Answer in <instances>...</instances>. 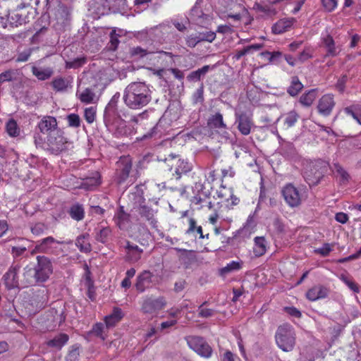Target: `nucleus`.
Segmentation results:
<instances>
[{"mask_svg": "<svg viewBox=\"0 0 361 361\" xmlns=\"http://www.w3.org/2000/svg\"><path fill=\"white\" fill-rule=\"evenodd\" d=\"M31 49H27L26 50H24L23 51L18 54V57L16 59L17 62H25L27 61L29 59V57L31 55Z\"/></svg>", "mask_w": 361, "mask_h": 361, "instance_id": "obj_58", "label": "nucleus"}, {"mask_svg": "<svg viewBox=\"0 0 361 361\" xmlns=\"http://www.w3.org/2000/svg\"><path fill=\"white\" fill-rule=\"evenodd\" d=\"M317 94L314 90H310L309 92L303 94L300 97V102L305 106H310L312 105L316 99Z\"/></svg>", "mask_w": 361, "mask_h": 361, "instance_id": "obj_33", "label": "nucleus"}, {"mask_svg": "<svg viewBox=\"0 0 361 361\" xmlns=\"http://www.w3.org/2000/svg\"><path fill=\"white\" fill-rule=\"evenodd\" d=\"M284 310L286 313L294 317L300 318L301 317V312L294 307H286Z\"/></svg>", "mask_w": 361, "mask_h": 361, "instance_id": "obj_61", "label": "nucleus"}, {"mask_svg": "<svg viewBox=\"0 0 361 361\" xmlns=\"http://www.w3.org/2000/svg\"><path fill=\"white\" fill-rule=\"evenodd\" d=\"M40 245L42 253L59 255L63 252L59 245L63 244V241H59L54 238L52 236H48L40 240H38Z\"/></svg>", "mask_w": 361, "mask_h": 361, "instance_id": "obj_10", "label": "nucleus"}, {"mask_svg": "<svg viewBox=\"0 0 361 361\" xmlns=\"http://www.w3.org/2000/svg\"><path fill=\"white\" fill-rule=\"evenodd\" d=\"M197 35L200 39V42L206 41L212 42L216 38V33L212 31L200 32Z\"/></svg>", "mask_w": 361, "mask_h": 361, "instance_id": "obj_51", "label": "nucleus"}, {"mask_svg": "<svg viewBox=\"0 0 361 361\" xmlns=\"http://www.w3.org/2000/svg\"><path fill=\"white\" fill-rule=\"evenodd\" d=\"M275 340L277 346L283 351H292L296 341L293 328L287 324L279 326L275 334Z\"/></svg>", "mask_w": 361, "mask_h": 361, "instance_id": "obj_4", "label": "nucleus"}, {"mask_svg": "<svg viewBox=\"0 0 361 361\" xmlns=\"http://www.w3.org/2000/svg\"><path fill=\"white\" fill-rule=\"evenodd\" d=\"M23 282L25 286H32L39 283L34 268L27 266L24 269Z\"/></svg>", "mask_w": 361, "mask_h": 361, "instance_id": "obj_27", "label": "nucleus"}, {"mask_svg": "<svg viewBox=\"0 0 361 361\" xmlns=\"http://www.w3.org/2000/svg\"><path fill=\"white\" fill-rule=\"evenodd\" d=\"M72 80L71 77H56L52 80L51 86L56 92H64L71 86Z\"/></svg>", "mask_w": 361, "mask_h": 361, "instance_id": "obj_24", "label": "nucleus"}, {"mask_svg": "<svg viewBox=\"0 0 361 361\" xmlns=\"http://www.w3.org/2000/svg\"><path fill=\"white\" fill-rule=\"evenodd\" d=\"M321 1L323 7L328 12L334 11L338 4L337 0H321Z\"/></svg>", "mask_w": 361, "mask_h": 361, "instance_id": "obj_52", "label": "nucleus"}, {"mask_svg": "<svg viewBox=\"0 0 361 361\" xmlns=\"http://www.w3.org/2000/svg\"><path fill=\"white\" fill-rule=\"evenodd\" d=\"M343 281L348 286V287L352 290L355 293H358L360 291V288L358 285L352 281L350 279L346 276H342Z\"/></svg>", "mask_w": 361, "mask_h": 361, "instance_id": "obj_54", "label": "nucleus"}, {"mask_svg": "<svg viewBox=\"0 0 361 361\" xmlns=\"http://www.w3.org/2000/svg\"><path fill=\"white\" fill-rule=\"evenodd\" d=\"M114 221L120 229L126 230L130 226V214L124 211L123 206H120L114 216Z\"/></svg>", "mask_w": 361, "mask_h": 361, "instance_id": "obj_17", "label": "nucleus"}, {"mask_svg": "<svg viewBox=\"0 0 361 361\" xmlns=\"http://www.w3.org/2000/svg\"><path fill=\"white\" fill-rule=\"evenodd\" d=\"M76 96L79 98L81 102L85 104H91L94 102L95 94L91 89L86 88L81 92L78 91Z\"/></svg>", "mask_w": 361, "mask_h": 361, "instance_id": "obj_31", "label": "nucleus"}, {"mask_svg": "<svg viewBox=\"0 0 361 361\" xmlns=\"http://www.w3.org/2000/svg\"><path fill=\"white\" fill-rule=\"evenodd\" d=\"M157 209L152 208L144 201L139 204H135L131 209V214L137 220L145 221L153 228L157 227V220L155 217Z\"/></svg>", "mask_w": 361, "mask_h": 361, "instance_id": "obj_5", "label": "nucleus"}, {"mask_svg": "<svg viewBox=\"0 0 361 361\" xmlns=\"http://www.w3.org/2000/svg\"><path fill=\"white\" fill-rule=\"evenodd\" d=\"M262 48V44H255L250 46H247L245 47L243 49L238 51L236 52L235 55L233 56L236 60H239L243 56L251 53L252 51H257Z\"/></svg>", "mask_w": 361, "mask_h": 361, "instance_id": "obj_39", "label": "nucleus"}, {"mask_svg": "<svg viewBox=\"0 0 361 361\" xmlns=\"http://www.w3.org/2000/svg\"><path fill=\"white\" fill-rule=\"evenodd\" d=\"M207 123L209 128L221 130L224 137H228V133L226 131L227 126L224 123L223 115L221 113L217 112L212 115L208 119Z\"/></svg>", "mask_w": 361, "mask_h": 361, "instance_id": "obj_16", "label": "nucleus"}, {"mask_svg": "<svg viewBox=\"0 0 361 361\" xmlns=\"http://www.w3.org/2000/svg\"><path fill=\"white\" fill-rule=\"evenodd\" d=\"M210 69V66L208 65L204 66L202 68L197 69V71L191 72L188 75V79L190 81H198L201 79V77L204 75Z\"/></svg>", "mask_w": 361, "mask_h": 361, "instance_id": "obj_36", "label": "nucleus"}, {"mask_svg": "<svg viewBox=\"0 0 361 361\" xmlns=\"http://www.w3.org/2000/svg\"><path fill=\"white\" fill-rule=\"evenodd\" d=\"M166 305V301L164 297L157 298L147 297L142 305V311L145 314H156L159 310H162Z\"/></svg>", "mask_w": 361, "mask_h": 361, "instance_id": "obj_12", "label": "nucleus"}, {"mask_svg": "<svg viewBox=\"0 0 361 361\" xmlns=\"http://www.w3.org/2000/svg\"><path fill=\"white\" fill-rule=\"evenodd\" d=\"M282 195L286 202L290 207H297L302 202V195L292 184L286 185L282 190Z\"/></svg>", "mask_w": 361, "mask_h": 361, "instance_id": "obj_11", "label": "nucleus"}, {"mask_svg": "<svg viewBox=\"0 0 361 361\" xmlns=\"http://www.w3.org/2000/svg\"><path fill=\"white\" fill-rule=\"evenodd\" d=\"M336 104L334 96L331 94L323 95L318 101L317 110L319 114L328 116L332 112Z\"/></svg>", "mask_w": 361, "mask_h": 361, "instance_id": "obj_14", "label": "nucleus"}, {"mask_svg": "<svg viewBox=\"0 0 361 361\" xmlns=\"http://www.w3.org/2000/svg\"><path fill=\"white\" fill-rule=\"evenodd\" d=\"M70 215L71 216L76 220L80 221L84 218V209L81 205L75 204L73 205L70 209Z\"/></svg>", "mask_w": 361, "mask_h": 361, "instance_id": "obj_40", "label": "nucleus"}, {"mask_svg": "<svg viewBox=\"0 0 361 361\" xmlns=\"http://www.w3.org/2000/svg\"><path fill=\"white\" fill-rule=\"evenodd\" d=\"M84 116L88 123H92L95 120L96 110L94 107H89L85 109Z\"/></svg>", "mask_w": 361, "mask_h": 361, "instance_id": "obj_50", "label": "nucleus"}, {"mask_svg": "<svg viewBox=\"0 0 361 361\" xmlns=\"http://www.w3.org/2000/svg\"><path fill=\"white\" fill-rule=\"evenodd\" d=\"M6 131L9 135L12 137H16L19 135V129L18 128L17 123L11 119L6 123Z\"/></svg>", "mask_w": 361, "mask_h": 361, "instance_id": "obj_44", "label": "nucleus"}, {"mask_svg": "<svg viewBox=\"0 0 361 361\" xmlns=\"http://www.w3.org/2000/svg\"><path fill=\"white\" fill-rule=\"evenodd\" d=\"M238 128L244 135L250 134L252 126V119L246 114H240L237 118Z\"/></svg>", "mask_w": 361, "mask_h": 361, "instance_id": "obj_22", "label": "nucleus"}, {"mask_svg": "<svg viewBox=\"0 0 361 361\" xmlns=\"http://www.w3.org/2000/svg\"><path fill=\"white\" fill-rule=\"evenodd\" d=\"M75 245L81 252H89L91 251V245L86 235H82L78 237Z\"/></svg>", "mask_w": 361, "mask_h": 361, "instance_id": "obj_35", "label": "nucleus"}, {"mask_svg": "<svg viewBox=\"0 0 361 361\" xmlns=\"http://www.w3.org/2000/svg\"><path fill=\"white\" fill-rule=\"evenodd\" d=\"M104 324L102 323H97L93 326L92 333L104 341L106 338V335L104 334Z\"/></svg>", "mask_w": 361, "mask_h": 361, "instance_id": "obj_47", "label": "nucleus"}, {"mask_svg": "<svg viewBox=\"0 0 361 361\" xmlns=\"http://www.w3.org/2000/svg\"><path fill=\"white\" fill-rule=\"evenodd\" d=\"M203 303L199 307L198 309V315L201 317L208 318L214 316L215 314V311L212 309L204 308Z\"/></svg>", "mask_w": 361, "mask_h": 361, "instance_id": "obj_49", "label": "nucleus"}, {"mask_svg": "<svg viewBox=\"0 0 361 361\" xmlns=\"http://www.w3.org/2000/svg\"><path fill=\"white\" fill-rule=\"evenodd\" d=\"M267 250L266 240L264 237H256L255 238V247L253 252L255 256H262Z\"/></svg>", "mask_w": 361, "mask_h": 361, "instance_id": "obj_29", "label": "nucleus"}, {"mask_svg": "<svg viewBox=\"0 0 361 361\" xmlns=\"http://www.w3.org/2000/svg\"><path fill=\"white\" fill-rule=\"evenodd\" d=\"M186 341L189 347L199 355L205 358L212 356V348L203 338L192 336L187 337Z\"/></svg>", "mask_w": 361, "mask_h": 361, "instance_id": "obj_7", "label": "nucleus"}, {"mask_svg": "<svg viewBox=\"0 0 361 361\" xmlns=\"http://www.w3.org/2000/svg\"><path fill=\"white\" fill-rule=\"evenodd\" d=\"M111 233V231L110 228L103 227L100 228L97 233L96 239L101 243H105L107 241Z\"/></svg>", "mask_w": 361, "mask_h": 361, "instance_id": "obj_43", "label": "nucleus"}, {"mask_svg": "<svg viewBox=\"0 0 361 361\" xmlns=\"http://www.w3.org/2000/svg\"><path fill=\"white\" fill-rule=\"evenodd\" d=\"M34 140L37 147H44L51 154L55 155L60 154L73 147V142L64 135V132L61 129L49 134L47 137L46 142H44V139L40 133H35Z\"/></svg>", "mask_w": 361, "mask_h": 361, "instance_id": "obj_2", "label": "nucleus"}, {"mask_svg": "<svg viewBox=\"0 0 361 361\" xmlns=\"http://www.w3.org/2000/svg\"><path fill=\"white\" fill-rule=\"evenodd\" d=\"M332 250V245L329 243H325L322 247L317 248L314 252L323 257L327 256Z\"/></svg>", "mask_w": 361, "mask_h": 361, "instance_id": "obj_53", "label": "nucleus"}, {"mask_svg": "<svg viewBox=\"0 0 361 361\" xmlns=\"http://www.w3.org/2000/svg\"><path fill=\"white\" fill-rule=\"evenodd\" d=\"M37 128L39 133L47 134V136L49 134L54 133L57 130H61L58 127V122L56 118L51 116H44L38 123Z\"/></svg>", "mask_w": 361, "mask_h": 361, "instance_id": "obj_13", "label": "nucleus"}, {"mask_svg": "<svg viewBox=\"0 0 361 361\" xmlns=\"http://www.w3.org/2000/svg\"><path fill=\"white\" fill-rule=\"evenodd\" d=\"M69 336L64 333L59 334L47 342V346L60 350L68 341Z\"/></svg>", "mask_w": 361, "mask_h": 361, "instance_id": "obj_25", "label": "nucleus"}, {"mask_svg": "<svg viewBox=\"0 0 361 361\" xmlns=\"http://www.w3.org/2000/svg\"><path fill=\"white\" fill-rule=\"evenodd\" d=\"M347 79V75H345L338 80L336 87L341 92H343L344 91L345 85L346 83Z\"/></svg>", "mask_w": 361, "mask_h": 361, "instance_id": "obj_63", "label": "nucleus"}, {"mask_svg": "<svg viewBox=\"0 0 361 361\" xmlns=\"http://www.w3.org/2000/svg\"><path fill=\"white\" fill-rule=\"evenodd\" d=\"M133 161L130 157H121L116 162V180L118 184H121L129 178L132 170Z\"/></svg>", "mask_w": 361, "mask_h": 361, "instance_id": "obj_9", "label": "nucleus"}, {"mask_svg": "<svg viewBox=\"0 0 361 361\" xmlns=\"http://www.w3.org/2000/svg\"><path fill=\"white\" fill-rule=\"evenodd\" d=\"M329 289L322 285L314 286L306 293L307 298L310 301H316L328 296Z\"/></svg>", "mask_w": 361, "mask_h": 361, "instance_id": "obj_18", "label": "nucleus"}, {"mask_svg": "<svg viewBox=\"0 0 361 361\" xmlns=\"http://www.w3.org/2000/svg\"><path fill=\"white\" fill-rule=\"evenodd\" d=\"M46 226L42 223H37L31 227V231L34 235H39L44 233Z\"/></svg>", "mask_w": 361, "mask_h": 361, "instance_id": "obj_55", "label": "nucleus"}, {"mask_svg": "<svg viewBox=\"0 0 361 361\" xmlns=\"http://www.w3.org/2000/svg\"><path fill=\"white\" fill-rule=\"evenodd\" d=\"M14 71L8 70L0 74V80L1 82L11 81L13 78Z\"/></svg>", "mask_w": 361, "mask_h": 361, "instance_id": "obj_59", "label": "nucleus"}, {"mask_svg": "<svg viewBox=\"0 0 361 361\" xmlns=\"http://www.w3.org/2000/svg\"><path fill=\"white\" fill-rule=\"evenodd\" d=\"M20 269V267L18 265L12 266L8 271L4 274V280L6 286L8 289H11L18 286V272Z\"/></svg>", "mask_w": 361, "mask_h": 361, "instance_id": "obj_19", "label": "nucleus"}, {"mask_svg": "<svg viewBox=\"0 0 361 361\" xmlns=\"http://www.w3.org/2000/svg\"><path fill=\"white\" fill-rule=\"evenodd\" d=\"M303 85L299 80L297 76H294L291 78L290 85L288 87L287 92L292 96L295 97L302 90Z\"/></svg>", "mask_w": 361, "mask_h": 361, "instance_id": "obj_30", "label": "nucleus"}, {"mask_svg": "<svg viewBox=\"0 0 361 361\" xmlns=\"http://www.w3.org/2000/svg\"><path fill=\"white\" fill-rule=\"evenodd\" d=\"M86 63V59L85 57H80L75 59L72 61L66 62V68H78Z\"/></svg>", "mask_w": 361, "mask_h": 361, "instance_id": "obj_48", "label": "nucleus"}, {"mask_svg": "<svg viewBox=\"0 0 361 361\" xmlns=\"http://www.w3.org/2000/svg\"><path fill=\"white\" fill-rule=\"evenodd\" d=\"M8 11L6 8L0 6V27L5 28L8 25Z\"/></svg>", "mask_w": 361, "mask_h": 361, "instance_id": "obj_45", "label": "nucleus"}, {"mask_svg": "<svg viewBox=\"0 0 361 361\" xmlns=\"http://www.w3.org/2000/svg\"><path fill=\"white\" fill-rule=\"evenodd\" d=\"M152 52L148 51L147 50L142 49L140 47H134L131 49V54L133 56H137L139 57L146 56L147 54H151Z\"/></svg>", "mask_w": 361, "mask_h": 361, "instance_id": "obj_56", "label": "nucleus"}, {"mask_svg": "<svg viewBox=\"0 0 361 361\" xmlns=\"http://www.w3.org/2000/svg\"><path fill=\"white\" fill-rule=\"evenodd\" d=\"M26 23V16L20 8H17L12 12H8V23L11 26L18 27Z\"/></svg>", "mask_w": 361, "mask_h": 361, "instance_id": "obj_23", "label": "nucleus"}, {"mask_svg": "<svg viewBox=\"0 0 361 361\" xmlns=\"http://www.w3.org/2000/svg\"><path fill=\"white\" fill-rule=\"evenodd\" d=\"M295 20L293 18H283L279 20L272 26V32L274 34L279 35L286 32L295 23Z\"/></svg>", "mask_w": 361, "mask_h": 361, "instance_id": "obj_21", "label": "nucleus"}, {"mask_svg": "<svg viewBox=\"0 0 361 361\" xmlns=\"http://www.w3.org/2000/svg\"><path fill=\"white\" fill-rule=\"evenodd\" d=\"M299 118V114L295 111H290L285 115L284 125L287 128L293 126Z\"/></svg>", "mask_w": 361, "mask_h": 361, "instance_id": "obj_41", "label": "nucleus"}, {"mask_svg": "<svg viewBox=\"0 0 361 361\" xmlns=\"http://www.w3.org/2000/svg\"><path fill=\"white\" fill-rule=\"evenodd\" d=\"M193 99H194L195 103H199V102L201 103L203 102V100H204L203 87H201L197 90V91L195 92V93L193 95Z\"/></svg>", "mask_w": 361, "mask_h": 361, "instance_id": "obj_62", "label": "nucleus"}, {"mask_svg": "<svg viewBox=\"0 0 361 361\" xmlns=\"http://www.w3.org/2000/svg\"><path fill=\"white\" fill-rule=\"evenodd\" d=\"M36 271L38 282L46 281L53 272V267L51 260L46 256H37V264L34 267Z\"/></svg>", "mask_w": 361, "mask_h": 361, "instance_id": "obj_8", "label": "nucleus"}, {"mask_svg": "<svg viewBox=\"0 0 361 361\" xmlns=\"http://www.w3.org/2000/svg\"><path fill=\"white\" fill-rule=\"evenodd\" d=\"M344 111L348 115L351 116L358 123L361 125V106H351L344 109Z\"/></svg>", "mask_w": 361, "mask_h": 361, "instance_id": "obj_34", "label": "nucleus"}, {"mask_svg": "<svg viewBox=\"0 0 361 361\" xmlns=\"http://www.w3.org/2000/svg\"><path fill=\"white\" fill-rule=\"evenodd\" d=\"M335 219L338 222L345 224L348 221V216L343 212H339L336 214Z\"/></svg>", "mask_w": 361, "mask_h": 361, "instance_id": "obj_64", "label": "nucleus"}, {"mask_svg": "<svg viewBox=\"0 0 361 361\" xmlns=\"http://www.w3.org/2000/svg\"><path fill=\"white\" fill-rule=\"evenodd\" d=\"M125 248L126 250V259L127 261L135 263L140 259L143 250L137 245H133L127 241Z\"/></svg>", "mask_w": 361, "mask_h": 361, "instance_id": "obj_20", "label": "nucleus"}, {"mask_svg": "<svg viewBox=\"0 0 361 361\" xmlns=\"http://www.w3.org/2000/svg\"><path fill=\"white\" fill-rule=\"evenodd\" d=\"M153 276L154 274L151 271L148 270L142 271L137 276L135 284L136 290L140 293H143L145 290L152 287Z\"/></svg>", "mask_w": 361, "mask_h": 361, "instance_id": "obj_15", "label": "nucleus"}, {"mask_svg": "<svg viewBox=\"0 0 361 361\" xmlns=\"http://www.w3.org/2000/svg\"><path fill=\"white\" fill-rule=\"evenodd\" d=\"M110 49L112 50H116L119 43V40L118 39L117 35L116 34V30H112L110 33Z\"/></svg>", "mask_w": 361, "mask_h": 361, "instance_id": "obj_60", "label": "nucleus"}, {"mask_svg": "<svg viewBox=\"0 0 361 361\" xmlns=\"http://www.w3.org/2000/svg\"><path fill=\"white\" fill-rule=\"evenodd\" d=\"M328 164L322 160L306 161L304 163L303 176L310 185H316L328 170Z\"/></svg>", "mask_w": 361, "mask_h": 361, "instance_id": "obj_3", "label": "nucleus"}, {"mask_svg": "<svg viewBox=\"0 0 361 361\" xmlns=\"http://www.w3.org/2000/svg\"><path fill=\"white\" fill-rule=\"evenodd\" d=\"M190 170V166L187 161L178 159L176 163L175 173L176 178L179 179L183 173H185Z\"/></svg>", "mask_w": 361, "mask_h": 361, "instance_id": "obj_38", "label": "nucleus"}, {"mask_svg": "<svg viewBox=\"0 0 361 361\" xmlns=\"http://www.w3.org/2000/svg\"><path fill=\"white\" fill-rule=\"evenodd\" d=\"M335 172L340 178V181L342 183H347L349 180L350 176L348 173L338 164H334Z\"/></svg>", "mask_w": 361, "mask_h": 361, "instance_id": "obj_42", "label": "nucleus"}, {"mask_svg": "<svg viewBox=\"0 0 361 361\" xmlns=\"http://www.w3.org/2000/svg\"><path fill=\"white\" fill-rule=\"evenodd\" d=\"M243 262L232 261L228 263L226 266L220 269V274L221 276H226L229 273L236 271L242 268Z\"/></svg>", "mask_w": 361, "mask_h": 361, "instance_id": "obj_32", "label": "nucleus"}, {"mask_svg": "<svg viewBox=\"0 0 361 361\" xmlns=\"http://www.w3.org/2000/svg\"><path fill=\"white\" fill-rule=\"evenodd\" d=\"M66 317L63 309H51L40 317L43 331H53L59 327L65 321Z\"/></svg>", "mask_w": 361, "mask_h": 361, "instance_id": "obj_6", "label": "nucleus"}, {"mask_svg": "<svg viewBox=\"0 0 361 361\" xmlns=\"http://www.w3.org/2000/svg\"><path fill=\"white\" fill-rule=\"evenodd\" d=\"M123 99L128 108L140 109L150 102L151 91L145 82H133L126 87Z\"/></svg>", "mask_w": 361, "mask_h": 361, "instance_id": "obj_1", "label": "nucleus"}, {"mask_svg": "<svg viewBox=\"0 0 361 361\" xmlns=\"http://www.w3.org/2000/svg\"><path fill=\"white\" fill-rule=\"evenodd\" d=\"M123 317L122 311L120 308L116 307L114 309L113 312L105 317L104 322L106 329L113 327L117 324Z\"/></svg>", "mask_w": 361, "mask_h": 361, "instance_id": "obj_26", "label": "nucleus"}, {"mask_svg": "<svg viewBox=\"0 0 361 361\" xmlns=\"http://www.w3.org/2000/svg\"><path fill=\"white\" fill-rule=\"evenodd\" d=\"M32 72L40 80H46L50 78L54 73L51 68H38L35 66L32 67Z\"/></svg>", "mask_w": 361, "mask_h": 361, "instance_id": "obj_28", "label": "nucleus"}, {"mask_svg": "<svg viewBox=\"0 0 361 361\" xmlns=\"http://www.w3.org/2000/svg\"><path fill=\"white\" fill-rule=\"evenodd\" d=\"M68 126L73 128H78L80 126V116L76 114H71L67 116Z\"/></svg>", "mask_w": 361, "mask_h": 361, "instance_id": "obj_46", "label": "nucleus"}, {"mask_svg": "<svg viewBox=\"0 0 361 361\" xmlns=\"http://www.w3.org/2000/svg\"><path fill=\"white\" fill-rule=\"evenodd\" d=\"M324 44L327 49L328 55L335 56L338 54L337 48L335 47L334 41L331 36L327 35L324 38Z\"/></svg>", "mask_w": 361, "mask_h": 361, "instance_id": "obj_37", "label": "nucleus"}, {"mask_svg": "<svg viewBox=\"0 0 361 361\" xmlns=\"http://www.w3.org/2000/svg\"><path fill=\"white\" fill-rule=\"evenodd\" d=\"M199 42L200 39L197 35H191L186 38V44L190 47H195Z\"/></svg>", "mask_w": 361, "mask_h": 361, "instance_id": "obj_57", "label": "nucleus"}]
</instances>
